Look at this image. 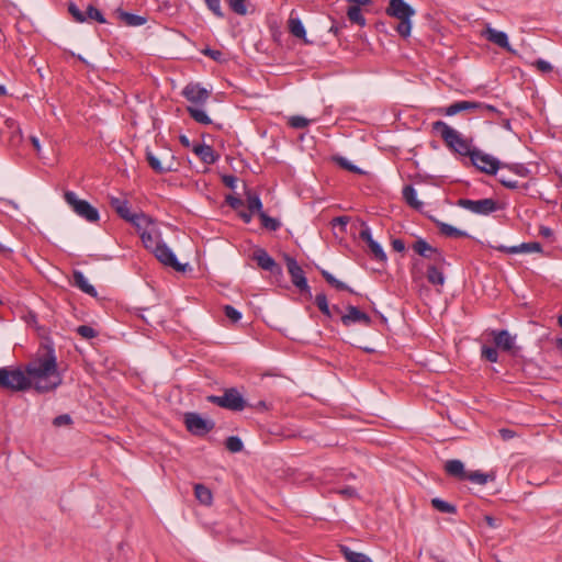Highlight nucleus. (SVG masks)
<instances>
[{
    "label": "nucleus",
    "mask_w": 562,
    "mask_h": 562,
    "mask_svg": "<svg viewBox=\"0 0 562 562\" xmlns=\"http://www.w3.org/2000/svg\"><path fill=\"white\" fill-rule=\"evenodd\" d=\"M347 16L350 22L358 24L359 26L366 25V19L361 13V9L357 5L350 4L347 9Z\"/></svg>",
    "instance_id": "nucleus-36"
},
{
    "label": "nucleus",
    "mask_w": 562,
    "mask_h": 562,
    "mask_svg": "<svg viewBox=\"0 0 562 562\" xmlns=\"http://www.w3.org/2000/svg\"><path fill=\"white\" fill-rule=\"evenodd\" d=\"M392 248L394 251L403 252L405 250V244L402 239H393L392 240Z\"/></svg>",
    "instance_id": "nucleus-60"
},
{
    "label": "nucleus",
    "mask_w": 562,
    "mask_h": 562,
    "mask_svg": "<svg viewBox=\"0 0 562 562\" xmlns=\"http://www.w3.org/2000/svg\"><path fill=\"white\" fill-rule=\"evenodd\" d=\"M116 13L119 14V18L130 26H140L146 23V18L136 15L133 13L125 12L123 10H117Z\"/></svg>",
    "instance_id": "nucleus-29"
},
{
    "label": "nucleus",
    "mask_w": 562,
    "mask_h": 562,
    "mask_svg": "<svg viewBox=\"0 0 562 562\" xmlns=\"http://www.w3.org/2000/svg\"><path fill=\"white\" fill-rule=\"evenodd\" d=\"M225 201L234 210H238L244 205L243 200L234 195H227Z\"/></svg>",
    "instance_id": "nucleus-53"
},
{
    "label": "nucleus",
    "mask_w": 562,
    "mask_h": 562,
    "mask_svg": "<svg viewBox=\"0 0 562 562\" xmlns=\"http://www.w3.org/2000/svg\"><path fill=\"white\" fill-rule=\"evenodd\" d=\"M310 121L303 116L294 115L289 119V125L293 128H304L308 125Z\"/></svg>",
    "instance_id": "nucleus-46"
},
{
    "label": "nucleus",
    "mask_w": 562,
    "mask_h": 562,
    "mask_svg": "<svg viewBox=\"0 0 562 562\" xmlns=\"http://www.w3.org/2000/svg\"><path fill=\"white\" fill-rule=\"evenodd\" d=\"M482 35L490 42L498 45L502 48H506L510 50L508 37L506 33L502 31H497L495 29H492L491 26H487L484 31H482Z\"/></svg>",
    "instance_id": "nucleus-19"
},
{
    "label": "nucleus",
    "mask_w": 562,
    "mask_h": 562,
    "mask_svg": "<svg viewBox=\"0 0 562 562\" xmlns=\"http://www.w3.org/2000/svg\"><path fill=\"white\" fill-rule=\"evenodd\" d=\"M360 238L368 244L370 251L372 252L375 260L384 262L386 261V255L381 245L372 238L371 231L366 227L360 232Z\"/></svg>",
    "instance_id": "nucleus-17"
},
{
    "label": "nucleus",
    "mask_w": 562,
    "mask_h": 562,
    "mask_svg": "<svg viewBox=\"0 0 562 562\" xmlns=\"http://www.w3.org/2000/svg\"><path fill=\"white\" fill-rule=\"evenodd\" d=\"M446 263H430L427 267V280L432 285H443L445 283V276L442 268Z\"/></svg>",
    "instance_id": "nucleus-22"
},
{
    "label": "nucleus",
    "mask_w": 562,
    "mask_h": 562,
    "mask_svg": "<svg viewBox=\"0 0 562 562\" xmlns=\"http://www.w3.org/2000/svg\"><path fill=\"white\" fill-rule=\"evenodd\" d=\"M254 260H256L257 265L266 271L271 272L274 276L282 274V268L280 265L276 262V260L262 248H258L254 251L252 255Z\"/></svg>",
    "instance_id": "nucleus-14"
},
{
    "label": "nucleus",
    "mask_w": 562,
    "mask_h": 562,
    "mask_svg": "<svg viewBox=\"0 0 562 562\" xmlns=\"http://www.w3.org/2000/svg\"><path fill=\"white\" fill-rule=\"evenodd\" d=\"M222 182L229 189H235L237 178L233 175H224L222 177Z\"/></svg>",
    "instance_id": "nucleus-56"
},
{
    "label": "nucleus",
    "mask_w": 562,
    "mask_h": 562,
    "mask_svg": "<svg viewBox=\"0 0 562 562\" xmlns=\"http://www.w3.org/2000/svg\"><path fill=\"white\" fill-rule=\"evenodd\" d=\"M341 322L347 327L353 323H361L366 326H370L372 319L367 313L361 312L358 307L349 305L347 307V314L341 316Z\"/></svg>",
    "instance_id": "nucleus-16"
},
{
    "label": "nucleus",
    "mask_w": 562,
    "mask_h": 562,
    "mask_svg": "<svg viewBox=\"0 0 562 562\" xmlns=\"http://www.w3.org/2000/svg\"><path fill=\"white\" fill-rule=\"evenodd\" d=\"M462 111H479L480 113H496L497 110L490 104L474 101H458L450 104L443 110V113L448 116L456 115Z\"/></svg>",
    "instance_id": "nucleus-8"
},
{
    "label": "nucleus",
    "mask_w": 562,
    "mask_h": 562,
    "mask_svg": "<svg viewBox=\"0 0 562 562\" xmlns=\"http://www.w3.org/2000/svg\"><path fill=\"white\" fill-rule=\"evenodd\" d=\"M110 205L111 207L117 213V215L128 222V220L132 217V212L130 210L128 201L125 199H120L112 196L110 199Z\"/></svg>",
    "instance_id": "nucleus-24"
},
{
    "label": "nucleus",
    "mask_w": 562,
    "mask_h": 562,
    "mask_svg": "<svg viewBox=\"0 0 562 562\" xmlns=\"http://www.w3.org/2000/svg\"><path fill=\"white\" fill-rule=\"evenodd\" d=\"M30 142H31V144H32V146H33L34 150L36 151V154H37L38 156H41V144H40V139H38L36 136L31 135V136H30Z\"/></svg>",
    "instance_id": "nucleus-61"
},
{
    "label": "nucleus",
    "mask_w": 562,
    "mask_h": 562,
    "mask_svg": "<svg viewBox=\"0 0 562 562\" xmlns=\"http://www.w3.org/2000/svg\"><path fill=\"white\" fill-rule=\"evenodd\" d=\"M146 160L150 168L158 175L167 173L173 170L171 164L162 165V162L148 149L146 150Z\"/></svg>",
    "instance_id": "nucleus-26"
},
{
    "label": "nucleus",
    "mask_w": 562,
    "mask_h": 562,
    "mask_svg": "<svg viewBox=\"0 0 562 562\" xmlns=\"http://www.w3.org/2000/svg\"><path fill=\"white\" fill-rule=\"evenodd\" d=\"M336 493H338L339 495H341L345 498H352V497L358 496L356 488H353L351 486H347L345 488L337 490Z\"/></svg>",
    "instance_id": "nucleus-54"
},
{
    "label": "nucleus",
    "mask_w": 562,
    "mask_h": 562,
    "mask_svg": "<svg viewBox=\"0 0 562 562\" xmlns=\"http://www.w3.org/2000/svg\"><path fill=\"white\" fill-rule=\"evenodd\" d=\"M239 217L245 222V223H250L251 218H252V212H246V211H240L239 212Z\"/></svg>",
    "instance_id": "nucleus-64"
},
{
    "label": "nucleus",
    "mask_w": 562,
    "mask_h": 562,
    "mask_svg": "<svg viewBox=\"0 0 562 562\" xmlns=\"http://www.w3.org/2000/svg\"><path fill=\"white\" fill-rule=\"evenodd\" d=\"M322 277L326 280L327 283H329L331 286L339 291H348L350 293H353V290L349 288L346 283L339 281L336 279L331 273H329L327 270L322 269L321 270Z\"/></svg>",
    "instance_id": "nucleus-34"
},
{
    "label": "nucleus",
    "mask_w": 562,
    "mask_h": 562,
    "mask_svg": "<svg viewBox=\"0 0 562 562\" xmlns=\"http://www.w3.org/2000/svg\"><path fill=\"white\" fill-rule=\"evenodd\" d=\"M76 331L85 339H91L97 337L98 333L94 328L88 325H80L77 327Z\"/></svg>",
    "instance_id": "nucleus-45"
},
{
    "label": "nucleus",
    "mask_w": 562,
    "mask_h": 562,
    "mask_svg": "<svg viewBox=\"0 0 562 562\" xmlns=\"http://www.w3.org/2000/svg\"><path fill=\"white\" fill-rule=\"evenodd\" d=\"M155 257L165 266L173 268L176 271L184 272L187 263H180L172 250L162 243L154 252Z\"/></svg>",
    "instance_id": "nucleus-12"
},
{
    "label": "nucleus",
    "mask_w": 562,
    "mask_h": 562,
    "mask_svg": "<svg viewBox=\"0 0 562 562\" xmlns=\"http://www.w3.org/2000/svg\"><path fill=\"white\" fill-rule=\"evenodd\" d=\"M503 440L507 441L516 436V432L509 428H502L498 430Z\"/></svg>",
    "instance_id": "nucleus-57"
},
{
    "label": "nucleus",
    "mask_w": 562,
    "mask_h": 562,
    "mask_svg": "<svg viewBox=\"0 0 562 562\" xmlns=\"http://www.w3.org/2000/svg\"><path fill=\"white\" fill-rule=\"evenodd\" d=\"M482 357L490 362H496L498 359L497 347L483 346Z\"/></svg>",
    "instance_id": "nucleus-43"
},
{
    "label": "nucleus",
    "mask_w": 562,
    "mask_h": 562,
    "mask_svg": "<svg viewBox=\"0 0 562 562\" xmlns=\"http://www.w3.org/2000/svg\"><path fill=\"white\" fill-rule=\"evenodd\" d=\"M192 151L206 165L215 164L218 159V155L215 154L214 149L210 145L194 144Z\"/></svg>",
    "instance_id": "nucleus-18"
},
{
    "label": "nucleus",
    "mask_w": 562,
    "mask_h": 562,
    "mask_svg": "<svg viewBox=\"0 0 562 562\" xmlns=\"http://www.w3.org/2000/svg\"><path fill=\"white\" fill-rule=\"evenodd\" d=\"M315 304L319 308V311H324L326 307L329 306L327 296L324 293H319L315 296Z\"/></svg>",
    "instance_id": "nucleus-55"
},
{
    "label": "nucleus",
    "mask_w": 562,
    "mask_h": 562,
    "mask_svg": "<svg viewBox=\"0 0 562 562\" xmlns=\"http://www.w3.org/2000/svg\"><path fill=\"white\" fill-rule=\"evenodd\" d=\"M68 11L77 22H85L87 20L86 13L81 12L75 3H70Z\"/></svg>",
    "instance_id": "nucleus-48"
},
{
    "label": "nucleus",
    "mask_w": 562,
    "mask_h": 562,
    "mask_svg": "<svg viewBox=\"0 0 562 562\" xmlns=\"http://www.w3.org/2000/svg\"><path fill=\"white\" fill-rule=\"evenodd\" d=\"M336 162L344 169L351 171L353 173H363V171L357 167L356 165L351 164L349 160H347L345 157H336Z\"/></svg>",
    "instance_id": "nucleus-42"
},
{
    "label": "nucleus",
    "mask_w": 562,
    "mask_h": 562,
    "mask_svg": "<svg viewBox=\"0 0 562 562\" xmlns=\"http://www.w3.org/2000/svg\"><path fill=\"white\" fill-rule=\"evenodd\" d=\"M61 382L55 350L48 345L25 366L24 371L20 368H0V389L12 392L25 391L33 386L38 393H47L57 389Z\"/></svg>",
    "instance_id": "nucleus-1"
},
{
    "label": "nucleus",
    "mask_w": 562,
    "mask_h": 562,
    "mask_svg": "<svg viewBox=\"0 0 562 562\" xmlns=\"http://www.w3.org/2000/svg\"><path fill=\"white\" fill-rule=\"evenodd\" d=\"M248 210L252 213L257 212L260 214L262 211V203L258 194L252 192L251 190H246L245 192Z\"/></svg>",
    "instance_id": "nucleus-33"
},
{
    "label": "nucleus",
    "mask_w": 562,
    "mask_h": 562,
    "mask_svg": "<svg viewBox=\"0 0 562 562\" xmlns=\"http://www.w3.org/2000/svg\"><path fill=\"white\" fill-rule=\"evenodd\" d=\"M64 198L78 216L90 223H95L99 221L100 215L98 210L88 201L79 199L75 192L67 191L65 192Z\"/></svg>",
    "instance_id": "nucleus-5"
},
{
    "label": "nucleus",
    "mask_w": 562,
    "mask_h": 562,
    "mask_svg": "<svg viewBox=\"0 0 562 562\" xmlns=\"http://www.w3.org/2000/svg\"><path fill=\"white\" fill-rule=\"evenodd\" d=\"M285 265L288 268V272L291 277L292 283L303 293H307L311 296V288L307 283V279L303 269L300 267L297 261L289 256H284Z\"/></svg>",
    "instance_id": "nucleus-7"
},
{
    "label": "nucleus",
    "mask_w": 562,
    "mask_h": 562,
    "mask_svg": "<svg viewBox=\"0 0 562 562\" xmlns=\"http://www.w3.org/2000/svg\"><path fill=\"white\" fill-rule=\"evenodd\" d=\"M340 552L348 562H372V560L367 554L355 552L347 546H340Z\"/></svg>",
    "instance_id": "nucleus-28"
},
{
    "label": "nucleus",
    "mask_w": 562,
    "mask_h": 562,
    "mask_svg": "<svg viewBox=\"0 0 562 562\" xmlns=\"http://www.w3.org/2000/svg\"><path fill=\"white\" fill-rule=\"evenodd\" d=\"M385 13L389 16L395 18L400 21L395 30L401 36L407 37L411 35V19L413 15H415V10L413 7H411L404 0H390L385 9Z\"/></svg>",
    "instance_id": "nucleus-3"
},
{
    "label": "nucleus",
    "mask_w": 562,
    "mask_h": 562,
    "mask_svg": "<svg viewBox=\"0 0 562 562\" xmlns=\"http://www.w3.org/2000/svg\"><path fill=\"white\" fill-rule=\"evenodd\" d=\"M541 74L551 72L553 67L549 61L538 59L532 64Z\"/></svg>",
    "instance_id": "nucleus-52"
},
{
    "label": "nucleus",
    "mask_w": 562,
    "mask_h": 562,
    "mask_svg": "<svg viewBox=\"0 0 562 562\" xmlns=\"http://www.w3.org/2000/svg\"><path fill=\"white\" fill-rule=\"evenodd\" d=\"M72 284L80 289L83 293H87L91 295L92 297L97 296V290L93 285H91L88 280L86 279L85 274L79 271L75 270L72 272Z\"/></svg>",
    "instance_id": "nucleus-23"
},
{
    "label": "nucleus",
    "mask_w": 562,
    "mask_h": 562,
    "mask_svg": "<svg viewBox=\"0 0 562 562\" xmlns=\"http://www.w3.org/2000/svg\"><path fill=\"white\" fill-rule=\"evenodd\" d=\"M457 204L474 214L490 215L499 209L496 200L486 198L482 200L459 199Z\"/></svg>",
    "instance_id": "nucleus-6"
},
{
    "label": "nucleus",
    "mask_w": 562,
    "mask_h": 562,
    "mask_svg": "<svg viewBox=\"0 0 562 562\" xmlns=\"http://www.w3.org/2000/svg\"><path fill=\"white\" fill-rule=\"evenodd\" d=\"M432 130L440 133L441 138L450 149L461 156H469L471 158L474 153V148L471 147V143L463 138L459 132L453 130L446 122H434Z\"/></svg>",
    "instance_id": "nucleus-2"
},
{
    "label": "nucleus",
    "mask_w": 562,
    "mask_h": 562,
    "mask_svg": "<svg viewBox=\"0 0 562 562\" xmlns=\"http://www.w3.org/2000/svg\"><path fill=\"white\" fill-rule=\"evenodd\" d=\"M349 223V217L348 216H338V217H335L331 220V225L335 227L337 225L341 226V227H346L347 224Z\"/></svg>",
    "instance_id": "nucleus-59"
},
{
    "label": "nucleus",
    "mask_w": 562,
    "mask_h": 562,
    "mask_svg": "<svg viewBox=\"0 0 562 562\" xmlns=\"http://www.w3.org/2000/svg\"><path fill=\"white\" fill-rule=\"evenodd\" d=\"M140 239L145 248L153 252L162 244L160 233L157 227L148 232L140 233Z\"/></svg>",
    "instance_id": "nucleus-21"
},
{
    "label": "nucleus",
    "mask_w": 562,
    "mask_h": 562,
    "mask_svg": "<svg viewBox=\"0 0 562 562\" xmlns=\"http://www.w3.org/2000/svg\"><path fill=\"white\" fill-rule=\"evenodd\" d=\"M431 505L435 509H437L440 513H446V514H456L457 513V507L453 504H450L440 498H432Z\"/></svg>",
    "instance_id": "nucleus-37"
},
{
    "label": "nucleus",
    "mask_w": 562,
    "mask_h": 562,
    "mask_svg": "<svg viewBox=\"0 0 562 562\" xmlns=\"http://www.w3.org/2000/svg\"><path fill=\"white\" fill-rule=\"evenodd\" d=\"M209 9L218 18H224V13L221 9V0H204Z\"/></svg>",
    "instance_id": "nucleus-49"
},
{
    "label": "nucleus",
    "mask_w": 562,
    "mask_h": 562,
    "mask_svg": "<svg viewBox=\"0 0 562 562\" xmlns=\"http://www.w3.org/2000/svg\"><path fill=\"white\" fill-rule=\"evenodd\" d=\"M445 470L450 476L459 480H465L467 471L463 463L458 459L448 460L445 464Z\"/></svg>",
    "instance_id": "nucleus-25"
},
{
    "label": "nucleus",
    "mask_w": 562,
    "mask_h": 562,
    "mask_svg": "<svg viewBox=\"0 0 562 562\" xmlns=\"http://www.w3.org/2000/svg\"><path fill=\"white\" fill-rule=\"evenodd\" d=\"M202 53L209 57H211L213 60L218 63H224L225 58L221 50L212 49V48H205L202 50Z\"/></svg>",
    "instance_id": "nucleus-50"
},
{
    "label": "nucleus",
    "mask_w": 562,
    "mask_h": 562,
    "mask_svg": "<svg viewBox=\"0 0 562 562\" xmlns=\"http://www.w3.org/2000/svg\"><path fill=\"white\" fill-rule=\"evenodd\" d=\"M539 234L543 237V238H550L552 236V229L547 227V226H541L540 227V231H539Z\"/></svg>",
    "instance_id": "nucleus-63"
},
{
    "label": "nucleus",
    "mask_w": 562,
    "mask_h": 562,
    "mask_svg": "<svg viewBox=\"0 0 562 562\" xmlns=\"http://www.w3.org/2000/svg\"><path fill=\"white\" fill-rule=\"evenodd\" d=\"M259 217L261 220L262 226L269 231L274 232L281 226L280 222L277 218L270 217L265 212H260Z\"/></svg>",
    "instance_id": "nucleus-39"
},
{
    "label": "nucleus",
    "mask_w": 562,
    "mask_h": 562,
    "mask_svg": "<svg viewBox=\"0 0 562 562\" xmlns=\"http://www.w3.org/2000/svg\"><path fill=\"white\" fill-rule=\"evenodd\" d=\"M224 313L227 318H229L233 323H237L241 318V313L238 312L232 305L224 306Z\"/></svg>",
    "instance_id": "nucleus-47"
},
{
    "label": "nucleus",
    "mask_w": 562,
    "mask_h": 562,
    "mask_svg": "<svg viewBox=\"0 0 562 562\" xmlns=\"http://www.w3.org/2000/svg\"><path fill=\"white\" fill-rule=\"evenodd\" d=\"M494 337V342L497 348H501L504 351L510 352L513 356L517 353L519 348L515 347V336H512L507 330H498L492 333Z\"/></svg>",
    "instance_id": "nucleus-15"
},
{
    "label": "nucleus",
    "mask_w": 562,
    "mask_h": 562,
    "mask_svg": "<svg viewBox=\"0 0 562 562\" xmlns=\"http://www.w3.org/2000/svg\"><path fill=\"white\" fill-rule=\"evenodd\" d=\"M225 447L229 452L236 453L243 450L244 445L239 437L229 436L225 441Z\"/></svg>",
    "instance_id": "nucleus-38"
},
{
    "label": "nucleus",
    "mask_w": 562,
    "mask_h": 562,
    "mask_svg": "<svg viewBox=\"0 0 562 562\" xmlns=\"http://www.w3.org/2000/svg\"><path fill=\"white\" fill-rule=\"evenodd\" d=\"M488 477H490L488 474L482 473L480 471H472V472H467L465 480H469L479 485H485L487 483Z\"/></svg>",
    "instance_id": "nucleus-41"
},
{
    "label": "nucleus",
    "mask_w": 562,
    "mask_h": 562,
    "mask_svg": "<svg viewBox=\"0 0 562 562\" xmlns=\"http://www.w3.org/2000/svg\"><path fill=\"white\" fill-rule=\"evenodd\" d=\"M184 424L192 435L204 436L215 427L213 420L202 418L198 413H186Z\"/></svg>",
    "instance_id": "nucleus-9"
},
{
    "label": "nucleus",
    "mask_w": 562,
    "mask_h": 562,
    "mask_svg": "<svg viewBox=\"0 0 562 562\" xmlns=\"http://www.w3.org/2000/svg\"><path fill=\"white\" fill-rule=\"evenodd\" d=\"M403 199L405 202L415 210H420L423 206V202L417 200L416 198V190L413 186L407 184L402 190Z\"/></svg>",
    "instance_id": "nucleus-27"
},
{
    "label": "nucleus",
    "mask_w": 562,
    "mask_h": 562,
    "mask_svg": "<svg viewBox=\"0 0 562 562\" xmlns=\"http://www.w3.org/2000/svg\"><path fill=\"white\" fill-rule=\"evenodd\" d=\"M413 249L419 256L431 260V263H447L441 251L432 246H430L425 239L418 238L413 244Z\"/></svg>",
    "instance_id": "nucleus-11"
},
{
    "label": "nucleus",
    "mask_w": 562,
    "mask_h": 562,
    "mask_svg": "<svg viewBox=\"0 0 562 562\" xmlns=\"http://www.w3.org/2000/svg\"><path fill=\"white\" fill-rule=\"evenodd\" d=\"M128 222L136 227L139 235L156 227L154 220L144 213L133 214Z\"/></svg>",
    "instance_id": "nucleus-20"
},
{
    "label": "nucleus",
    "mask_w": 562,
    "mask_h": 562,
    "mask_svg": "<svg viewBox=\"0 0 562 562\" xmlns=\"http://www.w3.org/2000/svg\"><path fill=\"white\" fill-rule=\"evenodd\" d=\"M182 95L195 105H203L210 98L211 92L199 83H188L182 90Z\"/></svg>",
    "instance_id": "nucleus-13"
},
{
    "label": "nucleus",
    "mask_w": 562,
    "mask_h": 562,
    "mask_svg": "<svg viewBox=\"0 0 562 562\" xmlns=\"http://www.w3.org/2000/svg\"><path fill=\"white\" fill-rule=\"evenodd\" d=\"M247 1L248 0H228V4L234 13L238 15H246L248 12Z\"/></svg>",
    "instance_id": "nucleus-40"
},
{
    "label": "nucleus",
    "mask_w": 562,
    "mask_h": 562,
    "mask_svg": "<svg viewBox=\"0 0 562 562\" xmlns=\"http://www.w3.org/2000/svg\"><path fill=\"white\" fill-rule=\"evenodd\" d=\"M470 160L471 164L482 172L495 175L496 171L498 170V160L487 154L482 153L476 148H474V153L472 154Z\"/></svg>",
    "instance_id": "nucleus-10"
},
{
    "label": "nucleus",
    "mask_w": 562,
    "mask_h": 562,
    "mask_svg": "<svg viewBox=\"0 0 562 562\" xmlns=\"http://www.w3.org/2000/svg\"><path fill=\"white\" fill-rule=\"evenodd\" d=\"M437 225H438L439 232L447 237L461 238V237L469 236L467 232L461 231L450 224L438 222Z\"/></svg>",
    "instance_id": "nucleus-30"
},
{
    "label": "nucleus",
    "mask_w": 562,
    "mask_h": 562,
    "mask_svg": "<svg viewBox=\"0 0 562 562\" xmlns=\"http://www.w3.org/2000/svg\"><path fill=\"white\" fill-rule=\"evenodd\" d=\"M209 403L217 405L222 408L229 409L233 412H240L247 403L239 391L235 387L226 389L223 395H209L206 397Z\"/></svg>",
    "instance_id": "nucleus-4"
},
{
    "label": "nucleus",
    "mask_w": 562,
    "mask_h": 562,
    "mask_svg": "<svg viewBox=\"0 0 562 562\" xmlns=\"http://www.w3.org/2000/svg\"><path fill=\"white\" fill-rule=\"evenodd\" d=\"M70 423H71V418H70L69 415H59V416H57L54 419V425L55 426L67 425V424H70Z\"/></svg>",
    "instance_id": "nucleus-58"
},
{
    "label": "nucleus",
    "mask_w": 562,
    "mask_h": 562,
    "mask_svg": "<svg viewBox=\"0 0 562 562\" xmlns=\"http://www.w3.org/2000/svg\"><path fill=\"white\" fill-rule=\"evenodd\" d=\"M194 495L196 499L203 505H211L213 501L212 492L203 484L194 485Z\"/></svg>",
    "instance_id": "nucleus-31"
},
{
    "label": "nucleus",
    "mask_w": 562,
    "mask_h": 562,
    "mask_svg": "<svg viewBox=\"0 0 562 562\" xmlns=\"http://www.w3.org/2000/svg\"><path fill=\"white\" fill-rule=\"evenodd\" d=\"M289 31L293 36L297 38H305L306 36L305 27L302 21L297 18H291L289 20Z\"/></svg>",
    "instance_id": "nucleus-35"
},
{
    "label": "nucleus",
    "mask_w": 562,
    "mask_h": 562,
    "mask_svg": "<svg viewBox=\"0 0 562 562\" xmlns=\"http://www.w3.org/2000/svg\"><path fill=\"white\" fill-rule=\"evenodd\" d=\"M87 19L95 20L99 23H105L103 14L92 4L88 5L86 14Z\"/></svg>",
    "instance_id": "nucleus-44"
},
{
    "label": "nucleus",
    "mask_w": 562,
    "mask_h": 562,
    "mask_svg": "<svg viewBox=\"0 0 562 562\" xmlns=\"http://www.w3.org/2000/svg\"><path fill=\"white\" fill-rule=\"evenodd\" d=\"M498 250L508 252V254L526 252L527 251V243H521L520 245L513 246V247L502 246L498 248Z\"/></svg>",
    "instance_id": "nucleus-51"
},
{
    "label": "nucleus",
    "mask_w": 562,
    "mask_h": 562,
    "mask_svg": "<svg viewBox=\"0 0 562 562\" xmlns=\"http://www.w3.org/2000/svg\"><path fill=\"white\" fill-rule=\"evenodd\" d=\"M187 111L190 114V116L200 124L209 125L212 123L211 119L205 113V111L199 106L190 105L187 108Z\"/></svg>",
    "instance_id": "nucleus-32"
},
{
    "label": "nucleus",
    "mask_w": 562,
    "mask_h": 562,
    "mask_svg": "<svg viewBox=\"0 0 562 562\" xmlns=\"http://www.w3.org/2000/svg\"><path fill=\"white\" fill-rule=\"evenodd\" d=\"M542 247L541 244L538 241H529V254L530 252H541Z\"/></svg>",
    "instance_id": "nucleus-62"
}]
</instances>
